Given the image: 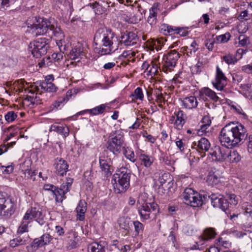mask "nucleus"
Wrapping results in <instances>:
<instances>
[{
  "label": "nucleus",
  "instance_id": "33",
  "mask_svg": "<svg viewBox=\"0 0 252 252\" xmlns=\"http://www.w3.org/2000/svg\"><path fill=\"white\" fill-rule=\"evenodd\" d=\"M227 153L226 159L230 162H238L241 160V156L236 151H231L228 149Z\"/></svg>",
  "mask_w": 252,
  "mask_h": 252
},
{
  "label": "nucleus",
  "instance_id": "40",
  "mask_svg": "<svg viewBox=\"0 0 252 252\" xmlns=\"http://www.w3.org/2000/svg\"><path fill=\"white\" fill-rule=\"evenodd\" d=\"M226 197L228 204H230L231 205H237L239 200V197L233 193H227Z\"/></svg>",
  "mask_w": 252,
  "mask_h": 252
},
{
  "label": "nucleus",
  "instance_id": "38",
  "mask_svg": "<svg viewBox=\"0 0 252 252\" xmlns=\"http://www.w3.org/2000/svg\"><path fill=\"white\" fill-rule=\"evenodd\" d=\"M197 44L195 41H193L190 45V47H184L185 53L188 56H190L193 54H194L196 51L198 50Z\"/></svg>",
  "mask_w": 252,
  "mask_h": 252
},
{
  "label": "nucleus",
  "instance_id": "2",
  "mask_svg": "<svg viewBox=\"0 0 252 252\" xmlns=\"http://www.w3.org/2000/svg\"><path fill=\"white\" fill-rule=\"evenodd\" d=\"M116 38L111 30L106 28L98 29L94 37V40L101 42V47L98 50V53L104 55L114 52L117 49L114 46Z\"/></svg>",
  "mask_w": 252,
  "mask_h": 252
},
{
  "label": "nucleus",
  "instance_id": "51",
  "mask_svg": "<svg viewBox=\"0 0 252 252\" xmlns=\"http://www.w3.org/2000/svg\"><path fill=\"white\" fill-rule=\"evenodd\" d=\"M237 19L240 21H247L251 19V15L248 13V11L247 10H245L240 12Z\"/></svg>",
  "mask_w": 252,
  "mask_h": 252
},
{
  "label": "nucleus",
  "instance_id": "62",
  "mask_svg": "<svg viewBox=\"0 0 252 252\" xmlns=\"http://www.w3.org/2000/svg\"><path fill=\"white\" fill-rule=\"evenodd\" d=\"M176 144L177 147L179 148V150L181 152H183L184 150V148L186 146V144L182 140L179 139L177 141H176Z\"/></svg>",
  "mask_w": 252,
  "mask_h": 252
},
{
  "label": "nucleus",
  "instance_id": "52",
  "mask_svg": "<svg viewBox=\"0 0 252 252\" xmlns=\"http://www.w3.org/2000/svg\"><path fill=\"white\" fill-rule=\"evenodd\" d=\"M31 89L29 91V93H31L32 95H27L26 100H27L29 101H30L32 104H38V101L36 100L37 95L38 94H37L36 92L32 93L31 92Z\"/></svg>",
  "mask_w": 252,
  "mask_h": 252
},
{
  "label": "nucleus",
  "instance_id": "42",
  "mask_svg": "<svg viewBox=\"0 0 252 252\" xmlns=\"http://www.w3.org/2000/svg\"><path fill=\"white\" fill-rule=\"evenodd\" d=\"M124 154L126 158L130 160L131 161L134 162L135 161V154L133 151L131 150L128 147L124 148Z\"/></svg>",
  "mask_w": 252,
  "mask_h": 252
},
{
  "label": "nucleus",
  "instance_id": "23",
  "mask_svg": "<svg viewBox=\"0 0 252 252\" xmlns=\"http://www.w3.org/2000/svg\"><path fill=\"white\" fill-rule=\"evenodd\" d=\"M181 102L184 107L189 110L196 108L198 104L197 98L192 95L183 98Z\"/></svg>",
  "mask_w": 252,
  "mask_h": 252
},
{
  "label": "nucleus",
  "instance_id": "19",
  "mask_svg": "<svg viewBox=\"0 0 252 252\" xmlns=\"http://www.w3.org/2000/svg\"><path fill=\"white\" fill-rule=\"evenodd\" d=\"M210 147V143L208 140L205 138H201L198 141L193 142L191 148L195 149L199 153L200 156L203 158L205 156V152L208 151Z\"/></svg>",
  "mask_w": 252,
  "mask_h": 252
},
{
  "label": "nucleus",
  "instance_id": "18",
  "mask_svg": "<svg viewBox=\"0 0 252 252\" xmlns=\"http://www.w3.org/2000/svg\"><path fill=\"white\" fill-rule=\"evenodd\" d=\"M199 96L203 99L204 96H208L213 101L217 102H220L224 97V94L222 93H216L214 91L208 87L202 88L199 92Z\"/></svg>",
  "mask_w": 252,
  "mask_h": 252
},
{
  "label": "nucleus",
  "instance_id": "46",
  "mask_svg": "<svg viewBox=\"0 0 252 252\" xmlns=\"http://www.w3.org/2000/svg\"><path fill=\"white\" fill-rule=\"evenodd\" d=\"M206 241L204 240L202 235L199 238L198 240L195 242V244L191 247L192 250H201L204 248V242Z\"/></svg>",
  "mask_w": 252,
  "mask_h": 252
},
{
  "label": "nucleus",
  "instance_id": "58",
  "mask_svg": "<svg viewBox=\"0 0 252 252\" xmlns=\"http://www.w3.org/2000/svg\"><path fill=\"white\" fill-rule=\"evenodd\" d=\"M25 176L28 179H30L32 181L35 180V176L36 173L35 171H32L31 169H27L25 170Z\"/></svg>",
  "mask_w": 252,
  "mask_h": 252
},
{
  "label": "nucleus",
  "instance_id": "10",
  "mask_svg": "<svg viewBox=\"0 0 252 252\" xmlns=\"http://www.w3.org/2000/svg\"><path fill=\"white\" fill-rule=\"evenodd\" d=\"M138 213L143 220H149L152 215H155L159 211L157 203L155 202L146 203L138 207Z\"/></svg>",
  "mask_w": 252,
  "mask_h": 252
},
{
  "label": "nucleus",
  "instance_id": "27",
  "mask_svg": "<svg viewBox=\"0 0 252 252\" xmlns=\"http://www.w3.org/2000/svg\"><path fill=\"white\" fill-rule=\"evenodd\" d=\"M175 115L176 116L175 121L176 127L178 129H181L185 123L186 116L184 112L180 109L175 112Z\"/></svg>",
  "mask_w": 252,
  "mask_h": 252
},
{
  "label": "nucleus",
  "instance_id": "20",
  "mask_svg": "<svg viewBox=\"0 0 252 252\" xmlns=\"http://www.w3.org/2000/svg\"><path fill=\"white\" fill-rule=\"evenodd\" d=\"M228 147L216 146L212 152L209 154L212 158L213 160L222 161L227 158Z\"/></svg>",
  "mask_w": 252,
  "mask_h": 252
},
{
  "label": "nucleus",
  "instance_id": "50",
  "mask_svg": "<svg viewBox=\"0 0 252 252\" xmlns=\"http://www.w3.org/2000/svg\"><path fill=\"white\" fill-rule=\"evenodd\" d=\"M230 36L229 33L221 34L216 37L215 40L217 43L227 42Z\"/></svg>",
  "mask_w": 252,
  "mask_h": 252
},
{
  "label": "nucleus",
  "instance_id": "53",
  "mask_svg": "<svg viewBox=\"0 0 252 252\" xmlns=\"http://www.w3.org/2000/svg\"><path fill=\"white\" fill-rule=\"evenodd\" d=\"M133 223L134 226L136 235H138L140 233L142 232L144 229L143 224L139 221H134Z\"/></svg>",
  "mask_w": 252,
  "mask_h": 252
},
{
  "label": "nucleus",
  "instance_id": "11",
  "mask_svg": "<svg viewBox=\"0 0 252 252\" xmlns=\"http://www.w3.org/2000/svg\"><path fill=\"white\" fill-rule=\"evenodd\" d=\"M219 139L222 146L234 147L238 145L235 140V136L233 137L231 134L229 126L225 125L221 129L220 133Z\"/></svg>",
  "mask_w": 252,
  "mask_h": 252
},
{
  "label": "nucleus",
  "instance_id": "56",
  "mask_svg": "<svg viewBox=\"0 0 252 252\" xmlns=\"http://www.w3.org/2000/svg\"><path fill=\"white\" fill-rule=\"evenodd\" d=\"M0 169L3 174H9L13 172L14 167L12 165L3 166L0 163Z\"/></svg>",
  "mask_w": 252,
  "mask_h": 252
},
{
  "label": "nucleus",
  "instance_id": "30",
  "mask_svg": "<svg viewBox=\"0 0 252 252\" xmlns=\"http://www.w3.org/2000/svg\"><path fill=\"white\" fill-rule=\"evenodd\" d=\"M68 98L67 95H63L59 97L50 106L49 111H52L58 110L61 106H63L64 103L67 102Z\"/></svg>",
  "mask_w": 252,
  "mask_h": 252
},
{
  "label": "nucleus",
  "instance_id": "5",
  "mask_svg": "<svg viewBox=\"0 0 252 252\" xmlns=\"http://www.w3.org/2000/svg\"><path fill=\"white\" fill-rule=\"evenodd\" d=\"M45 38H38L31 42L29 45V51L33 57L38 58L46 54L49 45Z\"/></svg>",
  "mask_w": 252,
  "mask_h": 252
},
{
  "label": "nucleus",
  "instance_id": "32",
  "mask_svg": "<svg viewBox=\"0 0 252 252\" xmlns=\"http://www.w3.org/2000/svg\"><path fill=\"white\" fill-rule=\"evenodd\" d=\"M52 239L51 236L49 234H44L38 239L34 240V244L38 247H41L48 244Z\"/></svg>",
  "mask_w": 252,
  "mask_h": 252
},
{
  "label": "nucleus",
  "instance_id": "37",
  "mask_svg": "<svg viewBox=\"0 0 252 252\" xmlns=\"http://www.w3.org/2000/svg\"><path fill=\"white\" fill-rule=\"evenodd\" d=\"M118 222L121 228L127 230L129 228V224L131 221L129 218L123 217L119 218Z\"/></svg>",
  "mask_w": 252,
  "mask_h": 252
},
{
  "label": "nucleus",
  "instance_id": "7",
  "mask_svg": "<svg viewBox=\"0 0 252 252\" xmlns=\"http://www.w3.org/2000/svg\"><path fill=\"white\" fill-rule=\"evenodd\" d=\"M180 58L179 54L175 50H171L162 58V70L165 73L173 70L177 60Z\"/></svg>",
  "mask_w": 252,
  "mask_h": 252
},
{
  "label": "nucleus",
  "instance_id": "28",
  "mask_svg": "<svg viewBox=\"0 0 252 252\" xmlns=\"http://www.w3.org/2000/svg\"><path fill=\"white\" fill-rule=\"evenodd\" d=\"M77 218L80 221L85 219V214L87 211V203L85 200H81L76 208Z\"/></svg>",
  "mask_w": 252,
  "mask_h": 252
},
{
  "label": "nucleus",
  "instance_id": "24",
  "mask_svg": "<svg viewBox=\"0 0 252 252\" xmlns=\"http://www.w3.org/2000/svg\"><path fill=\"white\" fill-rule=\"evenodd\" d=\"M65 241L67 243V248L71 250L77 247L78 238L77 233L72 230L66 234Z\"/></svg>",
  "mask_w": 252,
  "mask_h": 252
},
{
  "label": "nucleus",
  "instance_id": "21",
  "mask_svg": "<svg viewBox=\"0 0 252 252\" xmlns=\"http://www.w3.org/2000/svg\"><path fill=\"white\" fill-rule=\"evenodd\" d=\"M138 40V37L133 32L126 31L121 33V42L125 46H132L136 44Z\"/></svg>",
  "mask_w": 252,
  "mask_h": 252
},
{
  "label": "nucleus",
  "instance_id": "43",
  "mask_svg": "<svg viewBox=\"0 0 252 252\" xmlns=\"http://www.w3.org/2000/svg\"><path fill=\"white\" fill-rule=\"evenodd\" d=\"M53 194L55 196L57 201H62L65 193L63 192V191L61 190L60 188L56 187Z\"/></svg>",
  "mask_w": 252,
  "mask_h": 252
},
{
  "label": "nucleus",
  "instance_id": "3",
  "mask_svg": "<svg viewBox=\"0 0 252 252\" xmlns=\"http://www.w3.org/2000/svg\"><path fill=\"white\" fill-rule=\"evenodd\" d=\"M130 174L127 169L122 168L113 175L112 183L115 193H121L126 191L129 187Z\"/></svg>",
  "mask_w": 252,
  "mask_h": 252
},
{
  "label": "nucleus",
  "instance_id": "9",
  "mask_svg": "<svg viewBox=\"0 0 252 252\" xmlns=\"http://www.w3.org/2000/svg\"><path fill=\"white\" fill-rule=\"evenodd\" d=\"M226 126H230V131L232 135L235 136L236 143L237 142L238 145L242 143L248 135L246 127L240 123L228 124Z\"/></svg>",
  "mask_w": 252,
  "mask_h": 252
},
{
  "label": "nucleus",
  "instance_id": "60",
  "mask_svg": "<svg viewBox=\"0 0 252 252\" xmlns=\"http://www.w3.org/2000/svg\"><path fill=\"white\" fill-rule=\"evenodd\" d=\"M63 52L54 53L51 55V58L54 60L55 62H58L63 58Z\"/></svg>",
  "mask_w": 252,
  "mask_h": 252
},
{
  "label": "nucleus",
  "instance_id": "26",
  "mask_svg": "<svg viewBox=\"0 0 252 252\" xmlns=\"http://www.w3.org/2000/svg\"><path fill=\"white\" fill-rule=\"evenodd\" d=\"M110 159H105L100 157L99 158V166L103 174L108 177L111 175Z\"/></svg>",
  "mask_w": 252,
  "mask_h": 252
},
{
  "label": "nucleus",
  "instance_id": "1",
  "mask_svg": "<svg viewBox=\"0 0 252 252\" xmlns=\"http://www.w3.org/2000/svg\"><path fill=\"white\" fill-rule=\"evenodd\" d=\"M28 28L29 29V32L36 36L51 32V35L59 36V38L56 39V41L61 52H64L69 47L68 43H66L64 40L63 34L59 32L60 29H58L47 19L35 17V21L32 24L28 23Z\"/></svg>",
  "mask_w": 252,
  "mask_h": 252
},
{
  "label": "nucleus",
  "instance_id": "54",
  "mask_svg": "<svg viewBox=\"0 0 252 252\" xmlns=\"http://www.w3.org/2000/svg\"><path fill=\"white\" fill-rule=\"evenodd\" d=\"M217 244L220 246H223L225 248H229L231 245V243L228 240H226L225 238L220 237L217 240Z\"/></svg>",
  "mask_w": 252,
  "mask_h": 252
},
{
  "label": "nucleus",
  "instance_id": "41",
  "mask_svg": "<svg viewBox=\"0 0 252 252\" xmlns=\"http://www.w3.org/2000/svg\"><path fill=\"white\" fill-rule=\"evenodd\" d=\"M166 41L164 38H158L153 41V47L158 51L161 49Z\"/></svg>",
  "mask_w": 252,
  "mask_h": 252
},
{
  "label": "nucleus",
  "instance_id": "15",
  "mask_svg": "<svg viewBox=\"0 0 252 252\" xmlns=\"http://www.w3.org/2000/svg\"><path fill=\"white\" fill-rule=\"evenodd\" d=\"M87 52L86 44L84 45L80 42H77L76 44L73 46L70 52L69 57L71 60H77V62H79L80 59H82L85 56Z\"/></svg>",
  "mask_w": 252,
  "mask_h": 252
},
{
  "label": "nucleus",
  "instance_id": "48",
  "mask_svg": "<svg viewBox=\"0 0 252 252\" xmlns=\"http://www.w3.org/2000/svg\"><path fill=\"white\" fill-rule=\"evenodd\" d=\"M135 56V53L131 50L125 51L122 55L119 56L120 59H126L129 60Z\"/></svg>",
  "mask_w": 252,
  "mask_h": 252
},
{
  "label": "nucleus",
  "instance_id": "35",
  "mask_svg": "<svg viewBox=\"0 0 252 252\" xmlns=\"http://www.w3.org/2000/svg\"><path fill=\"white\" fill-rule=\"evenodd\" d=\"M139 160L141 164L146 167H149L154 162V159L152 157L145 154H141L139 156Z\"/></svg>",
  "mask_w": 252,
  "mask_h": 252
},
{
  "label": "nucleus",
  "instance_id": "29",
  "mask_svg": "<svg viewBox=\"0 0 252 252\" xmlns=\"http://www.w3.org/2000/svg\"><path fill=\"white\" fill-rule=\"evenodd\" d=\"M106 245L104 241L94 242L88 247V251L90 252H105Z\"/></svg>",
  "mask_w": 252,
  "mask_h": 252
},
{
  "label": "nucleus",
  "instance_id": "12",
  "mask_svg": "<svg viewBox=\"0 0 252 252\" xmlns=\"http://www.w3.org/2000/svg\"><path fill=\"white\" fill-rule=\"evenodd\" d=\"M33 219L40 225H43L45 223L44 215L39 208L31 207L28 209L23 217V220L30 222L32 221Z\"/></svg>",
  "mask_w": 252,
  "mask_h": 252
},
{
  "label": "nucleus",
  "instance_id": "36",
  "mask_svg": "<svg viewBox=\"0 0 252 252\" xmlns=\"http://www.w3.org/2000/svg\"><path fill=\"white\" fill-rule=\"evenodd\" d=\"M105 104H101L93 109H87L85 111L92 115H97L102 114L106 109Z\"/></svg>",
  "mask_w": 252,
  "mask_h": 252
},
{
  "label": "nucleus",
  "instance_id": "64",
  "mask_svg": "<svg viewBox=\"0 0 252 252\" xmlns=\"http://www.w3.org/2000/svg\"><path fill=\"white\" fill-rule=\"evenodd\" d=\"M242 70L247 73H252V64H247L242 67Z\"/></svg>",
  "mask_w": 252,
  "mask_h": 252
},
{
  "label": "nucleus",
  "instance_id": "44",
  "mask_svg": "<svg viewBox=\"0 0 252 252\" xmlns=\"http://www.w3.org/2000/svg\"><path fill=\"white\" fill-rule=\"evenodd\" d=\"M29 221L25 220H22L21 225L19 226L17 230V234H25V232L28 231V224Z\"/></svg>",
  "mask_w": 252,
  "mask_h": 252
},
{
  "label": "nucleus",
  "instance_id": "13",
  "mask_svg": "<svg viewBox=\"0 0 252 252\" xmlns=\"http://www.w3.org/2000/svg\"><path fill=\"white\" fill-rule=\"evenodd\" d=\"M159 31L160 33L165 35L177 34L181 36H185L189 33L187 28L172 26L166 24H163L160 26Z\"/></svg>",
  "mask_w": 252,
  "mask_h": 252
},
{
  "label": "nucleus",
  "instance_id": "57",
  "mask_svg": "<svg viewBox=\"0 0 252 252\" xmlns=\"http://www.w3.org/2000/svg\"><path fill=\"white\" fill-rule=\"evenodd\" d=\"M217 43L215 38L206 39L205 42V46L209 51H212L214 47V44Z\"/></svg>",
  "mask_w": 252,
  "mask_h": 252
},
{
  "label": "nucleus",
  "instance_id": "45",
  "mask_svg": "<svg viewBox=\"0 0 252 252\" xmlns=\"http://www.w3.org/2000/svg\"><path fill=\"white\" fill-rule=\"evenodd\" d=\"M239 43L242 46L248 47L250 44L249 37L246 35H240L239 37Z\"/></svg>",
  "mask_w": 252,
  "mask_h": 252
},
{
  "label": "nucleus",
  "instance_id": "14",
  "mask_svg": "<svg viewBox=\"0 0 252 252\" xmlns=\"http://www.w3.org/2000/svg\"><path fill=\"white\" fill-rule=\"evenodd\" d=\"M58 88L52 82H42L32 85L31 92L32 93L36 92L37 94H41L44 92L54 93L56 92Z\"/></svg>",
  "mask_w": 252,
  "mask_h": 252
},
{
  "label": "nucleus",
  "instance_id": "25",
  "mask_svg": "<svg viewBox=\"0 0 252 252\" xmlns=\"http://www.w3.org/2000/svg\"><path fill=\"white\" fill-rule=\"evenodd\" d=\"M50 131H54L62 135L63 138H66L69 134V129L66 126L52 125L50 129Z\"/></svg>",
  "mask_w": 252,
  "mask_h": 252
},
{
  "label": "nucleus",
  "instance_id": "34",
  "mask_svg": "<svg viewBox=\"0 0 252 252\" xmlns=\"http://www.w3.org/2000/svg\"><path fill=\"white\" fill-rule=\"evenodd\" d=\"M217 233L215 229L213 228L209 227L205 229L201 235L203 236L204 240L208 241L214 239Z\"/></svg>",
  "mask_w": 252,
  "mask_h": 252
},
{
  "label": "nucleus",
  "instance_id": "49",
  "mask_svg": "<svg viewBox=\"0 0 252 252\" xmlns=\"http://www.w3.org/2000/svg\"><path fill=\"white\" fill-rule=\"evenodd\" d=\"M221 59L228 64H234L237 60L232 54H227L223 56Z\"/></svg>",
  "mask_w": 252,
  "mask_h": 252
},
{
  "label": "nucleus",
  "instance_id": "16",
  "mask_svg": "<svg viewBox=\"0 0 252 252\" xmlns=\"http://www.w3.org/2000/svg\"><path fill=\"white\" fill-rule=\"evenodd\" d=\"M211 203L214 207L219 208L223 211L226 210L228 207V202L223 195L220 194L212 193L209 196Z\"/></svg>",
  "mask_w": 252,
  "mask_h": 252
},
{
  "label": "nucleus",
  "instance_id": "61",
  "mask_svg": "<svg viewBox=\"0 0 252 252\" xmlns=\"http://www.w3.org/2000/svg\"><path fill=\"white\" fill-rule=\"evenodd\" d=\"M247 149L249 153L252 154V135L249 136L247 139Z\"/></svg>",
  "mask_w": 252,
  "mask_h": 252
},
{
  "label": "nucleus",
  "instance_id": "8",
  "mask_svg": "<svg viewBox=\"0 0 252 252\" xmlns=\"http://www.w3.org/2000/svg\"><path fill=\"white\" fill-rule=\"evenodd\" d=\"M15 204L11 199L7 197L4 192L0 191V215L3 212V215L9 217L15 212Z\"/></svg>",
  "mask_w": 252,
  "mask_h": 252
},
{
  "label": "nucleus",
  "instance_id": "55",
  "mask_svg": "<svg viewBox=\"0 0 252 252\" xmlns=\"http://www.w3.org/2000/svg\"><path fill=\"white\" fill-rule=\"evenodd\" d=\"M17 117V114L13 111L8 112L5 115V119L8 123L12 122Z\"/></svg>",
  "mask_w": 252,
  "mask_h": 252
},
{
  "label": "nucleus",
  "instance_id": "63",
  "mask_svg": "<svg viewBox=\"0 0 252 252\" xmlns=\"http://www.w3.org/2000/svg\"><path fill=\"white\" fill-rule=\"evenodd\" d=\"M148 72L151 75H155L158 72V66L156 64L152 63V66L149 68Z\"/></svg>",
  "mask_w": 252,
  "mask_h": 252
},
{
  "label": "nucleus",
  "instance_id": "39",
  "mask_svg": "<svg viewBox=\"0 0 252 252\" xmlns=\"http://www.w3.org/2000/svg\"><path fill=\"white\" fill-rule=\"evenodd\" d=\"M18 236L16 237L20 246L26 245L30 242V237L27 234H17Z\"/></svg>",
  "mask_w": 252,
  "mask_h": 252
},
{
  "label": "nucleus",
  "instance_id": "59",
  "mask_svg": "<svg viewBox=\"0 0 252 252\" xmlns=\"http://www.w3.org/2000/svg\"><path fill=\"white\" fill-rule=\"evenodd\" d=\"M158 11V7L155 5L153 6L149 10V16L150 17L155 18L157 19V14Z\"/></svg>",
  "mask_w": 252,
  "mask_h": 252
},
{
  "label": "nucleus",
  "instance_id": "6",
  "mask_svg": "<svg viewBox=\"0 0 252 252\" xmlns=\"http://www.w3.org/2000/svg\"><path fill=\"white\" fill-rule=\"evenodd\" d=\"M182 196L185 203L192 207H198L202 206L203 204V198H205L204 196L197 192H195L191 188L186 189Z\"/></svg>",
  "mask_w": 252,
  "mask_h": 252
},
{
  "label": "nucleus",
  "instance_id": "4",
  "mask_svg": "<svg viewBox=\"0 0 252 252\" xmlns=\"http://www.w3.org/2000/svg\"><path fill=\"white\" fill-rule=\"evenodd\" d=\"M123 133L120 130L110 134L106 143L107 149L115 155L119 154L122 148H125Z\"/></svg>",
  "mask_w": 252,
  "mask_h": 252
},
{
  "label": "nucleus",
  "instance_id": "22",
  "mask_svg": "<svg viewBox=\"0 0 252 252\" xmlns=\"http://www.w3.org/2000/svg\"><path fill=\"white\" fill-rule=\"evenodd\" d=\"M55 173L60 176H63L68 171V165L67 161L62 158H57L54 164Z\"/></svg>",
  "mask_w": 252,
  "mask_h": 252
},
{
  "label": "nucleus",
  "instance_id": "47",
  "mask_svg": "<svg viewBox=\"0 0 252 252\" xmlns=\"http://www.w3.org/2000/svg\"><path fill=\"white\" fill-rule=\"evenodd\" d=\"M131 96L133 97L136 99H139L143 100L144 98V94L140 87H137L134 92V94L131 95Z\"/></svg>",
  "mask_w": 252,
  "mask_h": 252
},
{
  "label": "nucleus",
  "instance_id": "17",
  "mask_svg": "<svg viewBox=\"0 0 252 252\" xmlns=\"http://www.w3.org/2000/svg\"><path fill=\"white\" fill-rule=\"evenodd\" d=\"M214 87L219 91H223L224 88L227 84V78L219 66L216 68V78L212 82Z\"/></svg>",
  "mask_w": 252,
  "mask_h": 252
},
{
  "label": "nucleus",
  "instance_id": "31",
  "mask_svg": "<svg viewBox=\"0 0 252 252\" xmlns=\"http://www.w3.org/2000/svg\"><path fill=\"white\" fill-rule=\"evenodd\" d=\"M206 182L209 185L214 186L218 185L220 182V177L218 174L210 172L207 177Z\"/></svg>",
  "mask_w": 252,
  "mask_h": 252
}]
</instances>
